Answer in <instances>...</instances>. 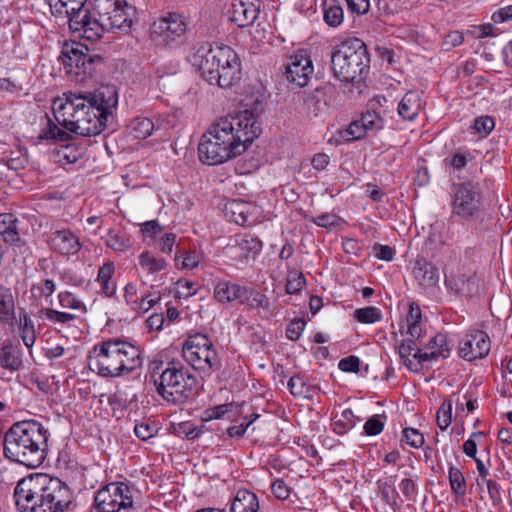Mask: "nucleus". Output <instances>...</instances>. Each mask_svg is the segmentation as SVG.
<instances>
[{
	"label": "nucleus",
	"instance_id": "1",
	"mask_svg": "<svg viewBox=\"0 0 512 512\" xmlns=\"http://www.w3.org/2000/svg\"><path fill=\"white\" fill-rule=\"evenodd\" d=\"M118 104V93L114 86L101 87L93 93H64L53 102V114L64 128H59L50 119L40 138L67 141L68 132L82 137L101 134Z\"/></svg>",
	"mask_w": 512,
	"mask_h": 512
},
{
	"label": "nucleus",
	"instance_id": "2",
	"mask_svg": "<svg viewBox=\"0 0 512 512\" xmlns=\"http://www.w3.org/2000/svg\"><path fill=\"white\" fill-rule=\"evenodd\" d=\"M260 126L252 111L219 118L201 137L199 159L218 165L243 153L258 137Z\"/></svg>",
	"mask_w": 512,
	"mask_h": 512
},
{
	"label": "nucleus",
	"instance_id": "3",
	"mask_svg": "<svg viewBox=\"0 0 512 512\" xmlns=\"http://www.w3.org/2000/svg\"><path fill=\"white\" fill-rule=\"evenodd\" d=\"M72 498L65 482L43 473L22 478L14 489L19 512H65Z\"/></svg>",
	"mask_w": 512,
	"mask_h": 512
},
{
	"label": "nucleus",
	"instance_id": "4",
	"mask_svg": "<svg viewBox=\"0 0 512 512\" xmlns=\"http://www.w3.org/2000/svg\"><path fill=\"white\" fill-rule=\"evenodd\" d=\"M188 61L204 80L221 88H231L242 79L241 61L228 45H195Z\"/></svg>",
	"mask_w": 512,
	"mask_h": 512
},
{
	"label": "nucleus",
	"instance_id": "5",
	"mask_svg": "<svg viewBox=\"0 0 512 512\" xmlns=\"http://www.w3.org/2000/svg\"><path fill=\"white\" fill-rule=\"evenodd\" d=\"M47 447L48 431L35 420L17 422L4 435L5 457L29 468L44 462Z\"/></svg>",
	"mask_w": 512,
	"mask_h": 512
},
{
	"label": "nucleus",
	"instance_id": "6",
	"mask_svg": "<svg viewBox=\"0 0 512 512\" xmlns=\"http://www.w3.org/2000/svg\"><path fill=\"white\" fill-rule=\"evenodd\" d=\"M140 349L119 339L102 342L89 356V367L103 377L130 373L141 365Z\"/></svg>",
	"mask_w": 512,
	"mask_h": 512
},
{
	"label": "nucleus",
	"instance_id": "7",
	"mask_svg": "<svg viewBox=\"0 0 512 512\" xmlns=\"http://www.w3.org/2000/svg\"><path fill=\"white\" fill-rule=\"evenodd\" d=\"M333 74L340 81L351 83L348 93L353 88L361 93V80L369 72L370 56L366 44L359 38H350L337 45L331 55Z\"/></svg>",
	"mask_w": 512,
	"mask_h": 512
},
{
	"label": "nucleus",
	"instance_id": "8",
	"mask_svg": "<svg viewBox=\"0 0 512 512\" xmlns=\"http://www.w3.org/2000/svg\"><path fill=\"white\" fill-rule=\"evenodd\" d=\"M153 377L157 393L166 402L181 405L193 396L196 378L180 362H169L158 377Z\"/></svg>",
	"mask_w": 512,
	"mask_h": 512
},
{
	"label": "nucleus",
	"instance_id": "9",
	"mask_svg": "<svg viewBox=\"0 0 512 512\" xmlns=\"http://www.w3.org/2000/svg\"><path fill=\"white\" fill-rule=\"evenodd\" d=\"M182 356L195 370L210 372L221 367V360L211 338L204 333L189 334L182 343Z\"/></svg>",
	"mask_w": 512,
	"mask_h": 512
},
{
	"label": "nucleus",
	"instance_id": "10",
	"mask_svg": "<svg viewBox=\"0 0 512 512\" xmlns=\"http://www.w3.org/2000/svg\"><path fill=\"white\" fill-rule=\"evenodd\" d=\"M65 73L75 82H85L93 75L96 65L102 62L101 56L90 54L87 46L81 43L67 44L61 55Z\"/></svg>",
	"mask_w": 512,
	"mask_h": 512
},
{
	"label": "nucleus",
	"instance_id": "11",
	"mask_svg": "<svg viewBox=\"0 0 512 512\" xmlns=\"http://www.w3.org/2000/svg\"><path fill=\"white\" fill-rule=\"evenodd\" d=\"M70 31L77 37L95 42L111 30L95 13L94 7L81 8L66 17Z\"/></svg>",
	"mask_w": 512,
	"mask_h": 512
},
{
	"label": "nucleus",
	"instance_id": "12",
	"mask_svg": "<svg viewBox=\"0 0 512 512\" xmlns=\"http://www.w3.org/2000/svg\"><path fill=\"white\" fill-rule=\"evenodd\" d=\"M95 13L111 31L128 32L132 25L129 11L132 9L126 0H93Z\"/></svg>",
	"mask_w": 512,
	"mask_h": 512
},
{
	"label": "nucleus",
	"instance_id": "13",
	"mask_svg": "<svg viewBox=\"0 0 512 512\" xmlns=\"http://www.w3.org/2000/svg\"><path fill=\"white\" fill-rule=\"evenodd\" d=\"M94 501L98 512H119L133 504L131 490L123 482L107 484L96 493Z\"/></svg>",
	"mask_w": 512,
	"mask_h": 512
},
{
	"label": "nucleus",
	"instance_id": "14",
	"mask_svg": "<svg viewBox=\"0 0 512 512\" xmlns=\"http://www.w3.org/2000/svg\"><path fill=\"white\" fill-rule=\"evenodd\" d=\"M188 26L189 19L184 14L166 12L153 22L151 31L163 44L169 45L184 37Z\"/></svg>",
	"mask_w": 512,
	"mask_h": 512
},
{
	"label": "nucleus",
	"instance_id": "15",
	"mask_svg": "<svg viewBox=\"0 0 512 512\" xmlns=\"http://www.w3.org/2000/svg\"><path fill=\"white\" fill-rule=\"evenodd\" d=\"M481 206V194L472 182H463L455 186L452 196V214L462 219H472Z\"/></svg>",
	"mask_w": 512,
	"mask_h": 512
},
{
	"label": "nucleus",
	"instance_id": "16",
	"mask_svg": "<svg viewBox=\"0 0 512 512\" xmlns=\"http://www.w3.org/2000/svg\"><path fill=\"white\" fill-rule=\"evenodd\" d=\"M262 241L252 234H237L225 248L226 255L237 265L256 260L262 250Z\"/></svg>",
	"mask_w": 512,
	"mask_h": 512
},
{
	"label": "nucleus",
	"instance_id": "17",
	"mask_svg": "<svg viewBox=\"0 0 512 512\" xmlns=\"http://www.w3.org/2000/svg\"><path fill=\"white\" fill-rule=\"evenodd\" d=\"M313 74L312 60L305 50H299L289 57L285 66V77L289 83L300 88L305 87Z\"/></svg>",
	"mask_w": 512,
	"mask_h": 512
},
{
	"label": "nucleus",
	"instance_id": "18",
	"mask_svg": "<svg viewBox=\"0 0 512 512\" xmlns=\"http://www.w3.org/2000/svg\"><path fill=\"white\" fill-rule=\"evenodd\" d=\"M491 349L488 334L482 330L467 332L459 342L458 353L466 361H475L485 358Z\"/></svg>",
	"mask_w": 512,
	"mask_h": 512
},
{
	"label": "nucleus",
	"instance_id": "19",
	"mask_svg": "<svg viewBox=\"0 0 512 512\" xmlns=\"http://www.w3.org/2000/svg\"><path fill=\"white\" fill-rule=\"evenodd\" d=\"M50 248L62 256H74L82 248V243L77 234L70 229H59L53 231L48 239Z\"/></svg>",
	"mask_w": 512,
	"mask_h": 512
},
{
	"label": "nucleus",
	"instance_id": "20",
	"mask_svg": "<svg viewBox=\"0 0 512 512\" xmlns=\"http://www.w3.org/2000/svg\"><path fill=\"white\" fill-rule=\"evenodd\" d=\"M412 275L423 293L432 294L438 288L439 270L425 259H417L412 269Z\"/></svg>",
	"mask_w": 512,
	"mask_h": 512
},
{
	"label": "nucleus",
	"instance_id": "21",
	"mask_svg": "<svg viewBox=\"0 0 512 512\" xmlns=\"http://www.w3.org/2000/svg\"><path fill=\"white\" fill-rule=\"evenodd\" d=\"M257 0H233L229 10V19L238 27H247L254 23L259 14Z\"/></svg>",
	"mask_w": 512,
	"mask_h": 512
},
{
	"label": "nucleus",
	"instance_id": "22",
	"mask_svg": "<svg viewBox=\"0 0 512 512\" xmlns=\"http://www.w3.org/2000/svg\"><path fill=\"white\" fill-rule=\"evenodd\" d=\"M384 126V120L375 110H367L353 121L347 130L352 139H360L369 131H378Z\"/></svg>",
	"mask_w": 512,
	"mask_h": 512
},
{
	"label": "nucleus",
	"instance_id": "23",
	"mask_svg": "<svg viewBox=\"0 0 512 512\" xmlns=\"http://www.w3.org/2000/svg\"><path fill=\"white\" fill-rule=\"evenodd\" d=\"M415 355L421 360H425V362L448 358L450 355V346L447 341V336L441 333L437 334L428 342L424 351L417 350L414 353V356Z\"/></svg>",
	"mask_w": 512,
	"mask_h": 512
},
{
	"label": "nucleus",
	"instance_id": "24",
	"mask_svg": "<svg viewBox=\"0 0 512 512\" xmlns=\"http://www.w3.org/2000/svg\"><path fill=\"white\" fill-rule=\"evenodd\" d=\"M446 287L455 294L471 297L478 292V280L472 274L451 275L445 279Z\"/></svg>",
	"mask_w": 512,
	"mask_h": 512
},
{
	"label": "nucleus",
	"instance_id": "25",
	"mask_svg": "<svg viewBox=\"0 0 512 512\" xmlns=\"http://www.w3.org/2000/svg\"><path fill=\"white\" fill-rule=\"evenodd\" d=\"M422 93L419 91H408L398 104L399 116L407 121H413L422 109Z\"/></svg>",
	"mask_w": 512,
	"mask_h": 512
},
{
	"label": "nucleus",
	"instance_id": "26",
	"mask_svg": "<svg viewBox=\"0 0 512 512\" xmlns=\"http://www.w3.org/2000/svg\"><path fill=\"white\" fill-rule=\"evenodd\" d=\"M229 512H260L258 496L247 489L238 490L230 502Z\"/></svg>",
	"mask_w": 512,
	"mask_h": 512
},
{
	"label": "nucleus",
	"instance_id": "27",
	"mask_svg": "<svg viewBox=\"0 0 512 512\" xmlns=\"http://www.w3.org/2000/svg\"><path fill=\"white\" fill-rule=\"evenodd\" d=\"M248 289L229 281H220L214 288V298L221 303L247 298Z\"/></svg>",
	"mask_w": 512,
	"mask_h": 512
},
{
	"label": "nucleus",
	"instance_id": "28",
	"mask_svg": "<svg viewBox=\"0 0 512 512\" xmlns=\"http://www.w3.org/2000/svg\"><path fill=\"white\" fill-rule=\"evenodd\" d=\"M415 339L416 338L410 337L403 340L398 346V353L405 366L410 371L417 372L422 369V363L425 362V360H421L416 355L414 356V353L420 350L415 343Z\"/></svg>",
	"mask_w": 512,
	"mask_h": 512
},
{
	"label": "nucleus",
	"instance_id": "29",
	"mask_svg": "<svg viewBox=\"0 0 512 512\" xmlns=\"http://www.w3.org/2000/svg\"><path fill=\"white\" fill-rule=\"evenodd\" d=\"M396 476H390L385 479H379L376 482L377 493L382 501L390 506L393 511L400 508L398 503L399 493L395 488Z\"/></svg>",
	"mask_w": 512,
	"mask_h": 512
},
{
	"label": "nucleus",
	"instance_id": "30",
	"mask_svg": "<svg viewBox=\"0 0 512 512\" xmlns=\"http://www.w3.org/2000/svg\"><path fill=\"white\" fill-rule=\"evenodd\" d=\"M22 351L11 342L0 348V366L9 371H17L22 367Z\"/></svg>",
	"mask_w": 512,
	"mask_h": 512
},
{
	"label": "nucleus",
	"instance_id": "31",
	"mask_svg": "<svg viewBox=\"0 0 512 512\" xmlns=\"http://www.w3.org/2000/svg\"><path fill=\"white\" fill-rule=\"evenodd\" d=\"M115 273V265L111 261L105 262L99 267L96 282L100 285L102 293L106 297H112L116 294V283L112 280Z\"/></svg>",
	"mask_w": 512,
	"mask_h": 512
},
{
	"label": "nucleus",
	"instance_id": "32",
	"mask_svg": "<svg viewBox=\"0 0 512 512\" xmlns=\"http://www.w3.org/2000/svg\"><path fill=\"white\" fill-rule=\"evenodd\" d=\"M16 320L15 302L10 288L0 285V322L13 324Z\"/></svg>",
	"mask_w": 512,
	"mask_h": 512
},
{
	"label": "nucleus",
	"instance_id": "33",
	"mask_svg": "<svg viewBox=\"0 0 512 512\" xmlns=\"http://www.w3.org/2000/svg\"><path fill=\"white\" fill-rule=\"evenodd\" d=\"M18 324V331L24 345L31 349L36 341V330L34 322L26 311H20L19 317L16 319Z\"/></svg>",
	"mask_w": 512,
	"mask_h": 512
},
{
	"label": "nucleus",
	"instance_id": "34",
	"mask_svg": "<svg viewBox=\"0 0 512 512\" xmlns=\"http://www.w3.org/2000/svg\"><path fill=\"white\" fill-rule=\"evenodd\" d=\"M322 11L327 25L338 27L343 22L344 12L339 0H323Z\"/></svg>",
	"mask_w": 512,
	"mask_h": 512
},
{
	"label": "nucleus",
	"instance_id": "35",
	"mask_svg": "<svg viewBox=\"0 0 512 512\" xmlns=\"http://www.w3.org/2000/svg\"><path fill=\"white\" fill-rule=\"evenodd\" d=\"M0 235L6 242L15 243L20 239L18 220L11 213L0 214Z\"/></svg>",
	"mask_w": 512,
	"mask_h": 512
},
{
	"label": "nucleus",
	"instance_id": "36",
	"mask_svg": "<svg viewBox=\"0 0 512 512\" xmlns=\"http://www.w3.org/2000/svg\"><path fill=\"white\" fill-rule=\"evenodd\" d=\"M359 418L349 408L344 409L340 415L332 419V430L337 435H344L352 430L358 423Z\"/></svg>",
	"mask_w": 512,
	"mask_h": 512
},
{
	"label": "nucleus",
	"instance_id": "37",
	"mask_svg": "<svg viewBox=\"0 0 512 512\" xmlns=\"http://www.w3.org/2000/svg\"><path fill=\"white\" fill-rule=\"evenodd\" d=\"M86 2L87 0H47L51 13L63 17L79 11Z\"/></svg>",
	"mask_w": 512,
	"mask_h": 512
},
{
	"label": "nucleus",
	"instance_id": "38",
	"mask_svg": "<svg viewBox=\"0 0 512 512\" xmlns=\"http://www.w3.org/2000/svg\"><path fill=\"white\" fill-rule=\"evenodd\" d=\"M406 322L407 334L412 338H419L422 334V312L418 304H410Z\"/></svg>",
	"mask_w": 512,
	"mask_h": 512
},
{
	"label": "nucleus",
	"instance_id": "39",
	"mask_svg": "<svg viewBox=\"0 0 512 512\" xmlns=\"http://www.w3.org/2000/svg\"><path fill=\"white\" fill-rule=\"evenodd\" d=\"M130 133L137 139H145L152 135L155 124L151 118L137 117L129 125Z\"/></svg>",
	"mask_w": 512,
	"mask_h": 512
},
{
	"label": "nucleus",
	"instance_id": "40",
	"mask_svg": "<svg viewBox=\"0 0 512 512\" xmlns=\"http://www.w3.org/2000/svg\"><path fill=\"white\" fill-rule=\"evenodd\" d=\"M140 267L149 274H156L164 270L167 262L162 257H157L150 252H143L139 256Z\"/></svg>",
	"mask_w": 512,
	"mask_h": 512
},
{
	"label": "nucleus",
	"instance_id": "41",
	"mask_svg": "<svg viewBox=\"0 0 512 512\" xmlns=\"http://www.w3.org/2000/svg\"><path fill=\"white\" fill-rule=\"evenodd\" d=\"M105 243L115 252H126L132 247L130 239L125 234L116 230L108 231Z\"/></svg>",
	"mask_w": 512,
	"mask_h": 512
},
{
	"label": "nucleus",
	"instance_id": "42",
	"mask_svg": "<svg viewBox=\"0 0 512 512\" xmlns=\"http://www.w3.org/2000/svg\"><path fill=\"white\" fill-rule=\"evenodd\" d=\"M39 317L48 320L53 324H69L76 320L77 315L74 313L62 312L52 308H44L39 311Z\"/></svg>",
	"mask_w": 512,
	"mask_h": 512
},
{
	"label": "nucleus",
	"instance_id": "43",
	"mask_svg": "<svg viewBox=\"0 0 512 512\" xmlns=\"http://www.w3.org/2000/svg\"><path fill=\"white\" fill-rule=\"evenodd\" d=\"M399 489L404 498L403 501L415 502L419 493L418 476L403 478L399 483Z\"/></svg>",
	"mask_w": 512,
	"mask_h": 512
},
{
	"label": "nucleus",
	"instance_id": "44",
	"mask_svg": "<svg viewBox=\"0 0 512 512\" xmlns=\"http://www.w3.org/2000/svg\"><path fill=\"white\" fill-rule=\"evenodd\" d=\"M58 301L62 308L86 313V305L69 291H62L58 294Z\"/></svg>",
	"mask_w": 512,
	"mask_h": 512
},
{
	"label": "nucleus",
	"instance_id": "45",
	"mask_svg": "<svg viewBox=\"0 0 512 512\" xmlns=\"http://www.w3.org/2000/svg\"><path fill=\"white\" fill-rule=\"evenodd\" d=\"M354 318L363 324H373L381 320V311L374 306L359 308L354 311Z\"/></svg>",
	"mask_w": 512,
	"mask_h": 512
},
{
	"label": "nucleus",
	"instance_id": "46",
	"mask_svg": "<svg viewBox=\"0 0 512 512\" xmlns=\"http://www.w3.org/2000/svg\"><path fill=\"white\" fill-rule=\"evenodd\" d=\"M449 482L451 490L457 496H464L466 493V481L463 473L456 467L449 468Z\"/></svg>",
	"mask_w": 512,
	"mask_h": 512
},
{
	"label": "nucleus",
	"instance_id": "47",
	"mask_svg": "<svg viewBox=\"0 0 512 512\" xmlns=\"http://www.w3.org/2000/svg\"><path fill=\"white\" fill-rule=\"evenodd\" d=\"M306 285L304 275L297 270H290L287 275L285 290L288 294L299 293Z\"/></svg>",
	"mask_w": 512,
	"mask_h": 512
},
{
	"label": "nucleus",
	"instance_id": "48",
	"mask_svg": "<svg viewBox=\"0 0 512 512\" xmlns=\"http://www.w3.org/2000/svg\"><path fill=\"white\" fill-rule=\"evenodd\" d=\"M437 426L441 430H446L452 422V402L446 399L440 405L436 414Z\"/></svg>",
	"mask_w": 512,
	"mask_h": 512
},
{
	"label": "nucleus",
	"instance_id": "49",
	"mask_svg": "<svg viewBox=\"0 0 512 512\" xmlns=\"http://www.w3.org/2000/svg\"><path fill=\"white\" fill-rule=\"evenodd\" d=\"M287 387L294 397H307L310 393V387L300 375L292 376L287 383Z\"/></svg>",
	"mask_w": 512,
	"mask_h": 512
},
{
	"label": "nucleus",
	"instance_id": "50",
	"mask_svg": "<svg viewBox=\"0 0 512 512\" xmlns=\"http://www.w3.org/2000/svg\"><path fill=\"white\" fill-rule=\"evenodd\" d=\"M386 416L375 414L370 417L364 424L363 430L367 436H376L380 434L385 426Z\"/></svg>",
	"mask_w": 512,
	"mask_h": 512
},
{
	"label": "nucleus",
	"instance_id": "51",
	"mask_svg": "<svg viewBox=\"0 0 512 512\" xmlns=\"http://www.w3.org/2000/svg\"><path fill=\"white\" fill-rule=\"evenodd\" d=\"M310 221H312L317 226L326 229L340 227L343 223L342 218L334 213H323L317 217L310 218Z\"/></svg>",
	"mask_w": 512,
	"mask_h": 512
},
{
	"label": "nucleus",
	"instance_id": "52",
	"mask_svg": "<svg viewBox=\"0 0 512 512\" xmlns=\"http://www.w3.org/2000/svg\"><path fill=\"white\" fill-rule=\"evenodd\" d=\"M260 417L257 413H252L249 416L244 417L243 421L239 425L231 426L227 429V433L230 437H241L244 435L249 426Z\"/></svg>",
	"mask_w": 512,
	"mask_h": 512
},
{
	"label": "nucleus",
	"instance_id": "53",
	"mask_svg": "<svg viewBox=\"0 0 512 512\" xmlns=\"http://www.w3.org/2000/svg\"><path fill=\"white\" fill-rule=\"evenodd\" d=\"M237 405L235 403H227L219 406H215L213 408L207 409L205 411V419H221L226 414L232 412L234 409H237Z\"/></svg>",
	"mask_w": 512,
	"mask_h": 512
},
{
	"label": "nucleus",
	"instance_id": "54",
	"mask_svg": "<svg viewBox=\"0 0 512 512\" xmlns=\"http://www.w3.org/2000/svg\"><path fill=\"white\" fill-rule=\"evenodd\" d=\"M403 438L413 448H420L424 444L423 434L415 428L403 429Z\"/></svg>",
	"mask_w": 512,
	"mask_h": 512
},
{
	"label": "nucleus",
	"instance_id": "55",
	"mask_svg": "<svg viewBox=\"0 0 512 512\" xmlns=\"http://www.w3.org/2000/svg\"><path fill=\"white\" fill-rule=\"evenodd\" d=\"M55 289V283L50 279H46L41 283L34 284L31 288V292L33 295L38 293L39 295L50 297L55 292Z\"/></svg>",
	"mask_w": 512,
	"mask_h": 512
},
{
	"label": "nucleus",
	"instance_id": "56",
	"mask_svg": "<svg viewBox=\"0 0 512 512\" xmlns=\"http://www.w3.org/2000/svg\"><path fill=\"white\" fill-rule=\"evenodd\" d=\"M373 254L379 260L392 261L394 259L395 250L389 245L375 244L372 248Z\"/></svg>",
	"mask_w": 512,
	"mask_h": 512
},
{
	"label": "nucleus",
	"instance_id": "57",
	"mask_svg": "<svg viewBox=\"0 0 512 512\" xmlns=\"http://www.w3.org/2000/svg\"><path fill=\"white\" fill-rule=\"evenodd\" d=\"M495 123L490 116H481L474 122V128L478 133L487 135L494 129Z\"/></svg>",
	"mask_w": 512,
	"mask_h": 512
},
{
	"label": "nucleus",
	"instance_id": "58",
	"mask_svg": "<svg viewBox=\"0 0 512 512\" xmlns=\"http://www.w3.org/2000/svg\"><path fill=\"white\" fill-rule=\"evenodd\" d=\"M469 158H471V155H470L469 152L455 153L451 157L446 158L444 160V162L446 164H449L450 166H452L456 170H461V169H463L467 165V162H468Z\"/></svg>",
	"mask_w": 512,
	"mask_h": 512
},
{
	"label": "nucleus",
	"instance_id": "59",
	"mask_svg": "<svg viewBox=\"0 0 512 512\" xmlns=\"http://www.w3.org/2000/svg\"><path fill=\"white\" fill-rule=\"evenodd\" d=\"M83 151L73 145H66L61 148L59 155L62 156L67 163H75L82 155Z\"/></svg>",
	"mask_w": 512,
	"mask_h": 512
},
{
	"label": "nucleus",
	"instance_id": "60",
	"mask_svg": "<svg viewBox=\"0 0 512 512\" xmlns=\"http://www.w3.org/2000/svg\"><path fill=\"white\" fill-rule=\"evenodd\" d=\"M271 490L273 495L280 500H285L290 496V489L282 479H276L273 481L271 484Z\"/></svg>",
	"mask_w": 512,
	"mask_h": 512
},
{
	"label": "nucleus",
	"instance_id": "61",
	"mask_svg": "<svg viewBox=\"0 0 512 512\" xmlns=\"http://www.w3.org/2000/svg\"><path fill=\"white\" fill-rule=\"evenodd\" d=\"M156 429L153 425L148 423H137L134 427L135 435L141 440H148L154 436Z\"/></svg>",
	"mask_w": 512,
	"mask_h": 512
},
{
	"label": "nucleus",
	"instance_id": "62",
	"mask_svg": "<svg viewBox=\"0 0 512 512\" xmlns=\"http://www.w3.org/2000/svg\"><path fill=\"white\" fill-rule=\"evenodd\" d=\"M360 360L356 356H348L339 361L338 367L343 372H357L359 370Z\"/></svg>",
	"mask_w": 512,
	"mask_h": 512
},
{
	"label": "nucleus",
	"instance_id": "63",
	"mask_svg": "<svg viewBox=\"0 0 512 512\" xmlns=\"http://www.w3.org/2000/svg\"><path fill=\"white\" fill-rule=\"evenodd\" d=\"M201 259V253L197 252L196 250H190L185 254L181 267L186 269H194L199 265Z\"/></svg>",
	"mask_w": 512,
	"mask_h": 512
},
{
	"label": "nucleus",
	"instance_id": "64",
	"mask_svg": "<svg viewBox=\"0 0 512 512\" xmlns=\"http://www.w3.org/2000/svg\"><path fill=\"white\" fill-rule=\"evenodd\" d=\"M305 323L301 320H294L290 322L286 329V336L290 340H298L302 334Z\"/></svg>",
	"mask_w": 512,
	"mask_h": 512
}]
</instances>
